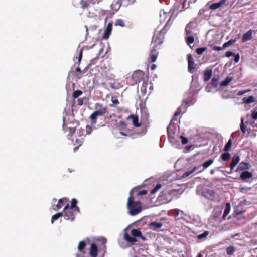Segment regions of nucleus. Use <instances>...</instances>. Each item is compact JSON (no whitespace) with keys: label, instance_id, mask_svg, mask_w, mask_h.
Returning a JSON list of instances; mask_svg holds the SVG:
<instances>
[{"label":"nucleus","instance_id":"338daca9","mask_svg":"<svg viewBox=\"0 0 257 257\" xmlns=\"http://www.w3.org/2000/svg\"><path fill=\"white\" fill-rule=\"evenodd\" d=\"M243 213H244V211H235V217H237L238 215L239 214H242Z\"/></svg>","mask_w":257,"mask_h":257},{"label":"nucleus","instance_id":"c85d7f7f","mask_svg":"<svg viewBox=\"0 0 257 257\" xmlns=\"http://www.w3.org/2000/svg\"><path fill=\"white\" fill-rule=\"evenodd\" d=\"M252 177V174L251 172L247 171H243L240 175V177L242 179L245 180L246 179H249Z\"/></svg>","mask_w":257,"mask_h":257},{"label":"nucleus","instance_id":"680f3d73","mask_svg":"<svg viewBox=\"0 0 257 257\" xmlns=\"http://www.w3.org/2000/svg\"><path fill=\"white\" fill-rule=\"evenodd\" d=\"M251 116L253 119H257V111H252Z\"/></svg>","mask_w":257,"mask_h":257},{"label":"nucleus","instance_id":"6ab92c4d","mask_svg":"<svg viewBox=\"0 0 257 257\" xmlns=\"http://www.w3.org/2000/svg\"><path fill=\"white\" fill-rule=\"evenodd\" d=\"M253 31L252 30H249L246 33H245L242 37V42H247L252 39V33Z\"/></svg>","mask_w":257,"mask_h":257},{"label":"nucleus","instance_id":"7ed1b4c3","mask_svg":"<svg viewBox=\"0 0 257 257\" xmlns=\"http://www.w3.org/2000/svg\"><path fill=\"white\" fill-rule=\"evenodd\" d=\"M176 120V118H173L167 128L168 138L170 141L171 142H174L176 140V139L179 138L178 134L179 131V126L173 124V121Z\"/></svg>","mask_w":257,"mask_h":257},{"label":"nucleus","instance_id":"f257e3e1","mask_svg":"<svg viewBox=\"0 0 257 257\" xmlns=\"http://www.w3.org/2000/svg\"><path fill=\"white\" fill-rule=\"evenodd\" d=\"M155 183L154 178H150L145 180L141 185L134 187L130 193H156L161 188V184H157L154 187Z\"/></svg>","mask_w":257,"mask_h":257},{"label":"nucleus","instance_id":"ddd939ff","mask_svg":"<svg viewBox=\"0 0 257 257\" xmlns=\"http://www.w3.org/2000/svg\"><path fill=\"white\" fill-rule=\"evenodd\" d=\"M195 24L193 22H189L185 28L186 35H193L195 31Z\"/></svg>","mask_w":257,"mask_h":257},{"label":"nucleus","instance_id":"8fccbe9b","mask_svg":"<svg viewBox=\"0 0 257 257\" xmlns=\"http://www.w3.org/2000/svg\"><path fill=\"white\" fill-rule=\"evenodd\" d=\"M101 241L102 242V244L103 245V249L104 250V253L105 252L106 249V243L107 242V240L105 238H102L101 239Z\"/></svg>","mask_w":257,"mask_h":257},{"label":"nucleus","instance_id":"1a4fd4ad","mask_svg":"<svg viewBox=\"0 0 257 257\" xmlns=\"http://www.w3.org/2000/svg\"><path fill=\"white\" fill-rule=\"evenodd\" d=\"M144 78V73L141 70L135 71L132 75V79L137 84L140 82Z\"/></svg>","mask_w":257,"mask_h":257},{"label":"nucleus","instance_id":"9d476101","mask_svg":"<svg viewBox=\"0 0 257 257\" xmlns=\"http://www.w3.org/2000/svg\"><path fill=\"white\" fill-rule=\"evenodd\" d=\"M203 171V168H202L201 165L197 166H194L191 170L185 172L183 175V177H187L195 172H196V173L198 174L201 173Z\"/></svg>","mask_w":257,"mask_h":257},{"label":"nucleus","instance_id":"864d4df0","mask_svg":"<svg viewBox=\"0 0 257 257\" xmlns=\"http://www.w3.org/2000/svg\"><path fill=\"white\" fill-rule=\"evenodd\" d=\"M235 41V40H230L228 41L227 42L225 43L223 45V48H225L226 47H227L228 45L233 44Z\"/></svg>","mask_w":257,"mask_h":257},{"label":"nucleus","instance_id":"0eeeda50","mask_svg":"<svg viewBox=\"0 0 257 257\" xmlns=\"http://www.w3.org/2000/svg\"><path fill=\"white\" fill-rule=\"evenodd\" d=\"M78 136L75 140H73V144L75 146L74 151L76 152L81 146L84 140L85 137V130L84 128H80L77 131Z\"/></svg>","mask_w":257,"mask_h":257},{"label":"nucleus","instance_id":"473e14b6","mask_svg":"<svg viewBox=\"0 0 257 257\" xmlns=\"http://www.w3.org/2000/svg\"><path fill=\"white\" fill-rule=\"evenodd\" d=\"M213 159H209L207 161L205 162L202 165H201L202 168H203V170L204 171L205 169L209 167L211 165L213 164Z\"/></svg>","mask_w":257,"mask_h":257},{"label":"nucleus","instance_id":"13d9d810","mask_svg":"<svg viewBox=\"0 0 257 257\" xmlns=\"http://www.w3.org/2000/svg\"><path fill=\"white\" fill-rule=\"evenodd\" d=\"M250 91V90H245L239 91L238 93V95H242L249 92Z\"/></svg>","mask_w":257,"mask_h":257},{"label":"nucleus","instance_id":"f8f14e48","mask_svg":"<svg viewBox=\"0 0 257 257\" xmlns=\"http://www.w3.org/2000/svg\"><path fill=\"white\" fill-rule=\"evenodd\" d=\"M188 104H189V102L187 101H186V100L183 101L182 104L179 107H178V108L175 112V113L174 114V118H175V117L179 115L182 112L183 113H185L187 108V105H188Z\"/></svg>","mask_w":257,"mask_h":257},{"label":"nucleus","instance_id":"b1692460","mask_svg":"<svg viewBox=\"0 0 257 257\" xmlns=\"http://www.w3.org/2000/svg\"><path fill=\"white\" fill-rule=\"evenodd\" d=\"M226 0H221L220 1H219L217 3H213V4H211L209 8L211 10L217 9L219 8V7H220L222 5H223L226 2Z\"/></svg>","mask_w":257,"mask_h":257},{"label":"nucleus","instance_id":"aec40b11","mask_svg":"<svg viewBox=\"0 0 257 257\" xmlns=\"http://www.w3.org/2000/svg\"><path fill=\"white\" fill-rule=\"evenodd\" d=\"M131 234L133 237L135 238L137 237H140V238L145 240V237L142 235V232L138 229H132L131 230Z\"/></svg>","mask_w":257,"mask_h":257},{"label":"nucleus","instance_id":"4468645a","mask_svg":"<svg viewBox=\"0 0 257 257\" xmlns=\"http://www.w3.org/2000/svg\"><path fill=\"white\" fill-rule=\"evenodd\" d=\"M89 255L90 257H97L98 255V247L97 245L93 243L91 244L89 249Z\"/></svg>","mask_w":257,"mask_h":257},{"label":"nucleus","instance_id":"72a5a7b5","mask_svg":"<svg viewBox=\"0 0 257 257\" xmlns=\"http://www.w3.org/2000/svg\"><path fill=\"white\" fill-rule=\"evenodd\" d=\"M232 80L231 77H227L224 80L222 81L220 83L221 86H226L229 84V83Z\"/></svg>","mask_w":257,"mask_h":257},{"label":"nucleus","instance_id":"4be33fe9","mask_svg":"<svg viewBox=\"0 0 257 257\" xmlns=\"http://www.w3.org/2000/svg\"><path fill=\"white\" fill-rule=\"evenodd\" d=\"M128 118H131L132 120V122L134 125L136 127H140L141 125V123L139 122V118L137 115H131Z\"/></svg>","mask_w":257,"mask_h":257},{"label":"nucleus","instance_id":"f03ea898","mask_svg":"<svg viewBox=\"0 0 257 257\" xmlns=\"http://www.w3.org/2000/svg\"><path fill=\"white\" fill-rule=\"evenodd\" d=\"M94 108L95 111L89 116V119L92 124L96 123L99 116H103L109 113L107 106L103 104L96 103L95 104Z\"/></svg>","mask_w":257,"mask_h":257},{"label":"nucleus","instance_id":"a211bd4d","mask_svg":"<svg viewBox=\"0 0 257 257\" xmlns=\"http://www.w3.org/2000/svg\"><path fill=\"white\" fill-rule=\"evenodd\" d=\"M67 202H68L67 199L65 198L59 199L58 201V204L56 205V207H55V208H54V209L55 210H57L61 208L63 206L65 207V206L67 204H68L67 203Z\"/></svg>","mask_w":257,"mask_h":257},{"label":"nucleus","instance_id":"774afa93","mask_svg":"<svg viewBox=\"0 0 257 257\" xmlns=\"http://www.w3.org/2000/svg\"><path fill=\"white\" fill-rule=\"evenodd\" d=\"M82 57V51L81 50V51L79 53V59H78L79 62H80L81 61Z\"/></svg>","mask_w":257,"mask_h":257},{"label":"nucleus","instance_id":"c756f323","mask_svg":"<svg viewBox=\"0 0 257 257\" xmlns=\"http://www.w3.org/2000/svg\"><path fill=\"white\" fill-rule=\"evenodd\" d=\"M212 71L211 70H206L204 73V81L206 82L211 77Z\"/></svg>","mask_w":257,"mask_h":257},{"label":"nucleus","instance_id":"0e129e2a","mask_svg":"<svg viewBox=\"0 0 257 257\" xmlns=\"http://www.w3.org/2000/svg\"><path fill=\"white\" fill-rule=\"evenodd\" d=\"M223 49V47H219V46H214V47H213V50L215 51H220V50H222Z\"/></svg>","mask_w":257,"mask_h":257},{"label":"nucleus","instance_id":"de8ad7c7","mask_svg":"<svg viewBox=\"0 0 257 257\" xmlns=\"http://www.w3.org/2000/svg\"><path fill=\"white\" fill-rule=\"evenodd\" d=\"M206 47H201V48H199L198 49H197L196 50V53L198 55H201L202 54L205 50H206Z\"/></svg>","mask_w":257,"mask_h":257},{"label":"nucleus","instance_id":"39448f33","mask_svg":"<svg viewBox=\"0 0 257 257\" xmlns=\"http://www.w3.org/2000/svg\"><path fill=\"white\" fill-rule=\"evenodd\" d=\"M79 212V208L73 209L69 207V204H67L64 208L63 214L65 219L73 221L74 220L76 215Z\"/></svg>","mask_w":257,"mask_h":257},{"label":"nucleus","instance_id":"4c0bfd02","mask_svg":"<svg viewBox=\"0 0 257 257\" xmlns=\"http://www.w3.org/2000/svg\"><path fill=\"white\" fill-rule=\"evenodd\" d=\"M82 94V91L80 90H75L73 92L72 97L74 99L77 98Z\"/></svg>","mask_w":257,"mask_h":257},{"label":"nucleus","instance_id":"2f4dec72","mask_svg":"<svg viewBox=\"0 0 257 257\" xmlns=\"http://www.w3.org/2000/svg\"><path fill=\"white\" fill-rule=\"evenodd\" d=\"M255 101V98L252 96H249L248 98H244L243 99V102L245 104H249Z\"/></svg>","mask_w":257,"mask_h":257},{"label":"nucleus","instance_id":"412c9836","mask_svg":"<svg viewBox=\"0 0 257 257\" xmlns=\"http://www.w3.org/2000/svg\"><path fill=\"white\" fill-rule=\"evenodd\" d=\"M171 194L170 193L162 194V204L167 203L171 201L172 199Z\"/></svg>","mask_w":257,"mask_h":257},{"label":"nucleus","instance_id":"20e7f679","mask_svg":"<svg viewBox=\"0 0 257 257\" xmlns=\"http://www.w3.org/2000/svg\"><path fill=\"white\" fill-rule=\"evenodd\" d=\"M79 125V122L74 120L73 118H72L70 120L68 119L67 120L66 117H63V129L65 132H69V133H74L77 126Z\"/></svg>","mask_w":257,"mask_h":257},{"label":"nucleus","instance_id":"603ef678","mask_svg":"<svg viewBox=\"0 0 257 257\" xmlns=\"http://www.w3.org/2000/svg\"><path fill=\"white\" fill-rule=\"evenodd\" d=\"M179 138H180L181 139L182 143L183 144H186L188 142V139L183 136H179Z\"/></svg>","mask_w":257,"mask_h":257},{"label":"nucleus","instance_id":"bb28decb","mask_svg":"<svg viewBox=\"0 0 257 257\" xmlns=\"http://www.w3.org/2000/svg\"><path fill=\"white\" fill-rule=\"evenodd\" d=\"M249 168V164L247 163L241 162L237 168V171H242Z\"/></svg>","mask_w":257,"mask_h":257},{"label":"nucleus","instance_id":"e433bc0d","mask_svg":"<svg viewBox=\"0 0 257 257\" xmlns=\"http://www.w3.org/2000/svg\"><path fill=\"white\" fill-rule=\"evenodd\" d=\"M183 213V212L179 209H174L170 212V214L173 216L174 217H177L180 213Z\"/></svg>","mask_w":257,"mask_h":257},{"label":"nucleus","instance_id":"7c9ffc66","mask_svg":"<svg viewBox=\"0 0 257 257\" xmlns=\"http://www.w3.org/2000/svg\"><path fill=\"white\" fill-rule=\"evenodd\" d=\"M149 228L152 230H156L161 228V223L153 222L149 224Z\"/></svg>","mask_w":257,"mask_h":257},{"label":"nucleus","instance_id":"c9c22d12","mask_svg":"<svg viewBox=\"0 0 257 257\" xmlns=\"http://www.w3.org/2000/svg\"><path fill=\"white\" fill-rule=\"evenodd\" d=\"M186 42L188 45H190L194 41V38L192 35H186Z\"/></svg>","mask_w":257,"mask_h":257},{"label":"nucleus","instance_id":"5701e85b","mask_svg":"<svg viewBox=\"0 0 257 257\" xmlns=\"http://www.w3.org/2000/svg\"><path fill=\"white\" fill-rule=\"evenodd\" d=\"M231 210V205L229 203H227L224 210V213L222 217V220H225L226 217L229 214Z\"/></svg>","mask_w":257,"mask_h":257},{"label":"nucleus","instance_id":"a19ab883","mask_svg":"<svg viewBox=\"0 0 257 257\" xmlns=\"http://www.w3.org/2000/svg\"><path fill=\"white\" fill-rule=\"evenodd\" d=\"M209 235V231H205L203 233L197 235V238L199 239H201L206 237Z\"/></svg>","mask_w":257,"mask_h":257},{"label":"nucleus","instance_id":"c03bdc74","mask_svg":"<svg viewBox=\"0 0 257 257\" xmlns=\"http://www.w3.org/2000/svg\"><path fill=\"white\" fill-rule=\"evenodd\" d=\"M77 201L75 199H73L71 201V206L69 207L72 208L73 209H75L76 208H78L77 206Z\"/></svg>","mask_w":257,"mask_h":257},{"label":"nucleus","instance_id":"f704fd0d","mask_svg":"<svg viewBox=\"0 0 257 257\" xmlns=\"http://www.w3.org/2000/svg\"><path fill=\"white\" fill-rule=\"evenodd\" d=\"M63 216L62 212H58L52 216L51 218V223H53L54 221L58 219L59 218Z\"/></svg>","mask_w":257,"mask_h":257},{"label":"nucleus","instance_id":"3c124183","mask_svg":"<svg viewBox=\"0 0 257 257\" xmlns=\"http://www.w3.org/2000/svg\"><path fill=\"white\" fill-rule=\"evenodd\" d=\"M92 131V127L89 125H87L86 127V130H85V135L86 134H88V135L90 134L91 133Z\"/></svg>","mask_w":257,"mask_h":257},{"label":"nucleus","instance_id":"6e6d98bb","mask_svg":"<svg viewBox=\"0 0 257 257\" xmlns=\"http://www.w3.org/2000/svg\"><path fill=\"white\" fill-rule=\"evenodd\" d=\"M111 100L114 104L117 105L119 103L118 100L115 97H112Z\"/></svg>","mask_w":257,"mask_h":257},{"label":"nucleus","instance_id":"6e6552de","mask_svg":"<svg viewBox=\"0 0 257 257\" xmlns=\"http://www.w3.org/2000/svg\"><path fill=\"white\" fill-rule=\"evenodd\" d=\"M152 42L156 44V45L153 46V48L151 51L150 59L151 62H154L156 60L158 55V53H156L157 45L160 44L161 41L160 40L157 39V36L154 35L152 39Z\"/></svg>","mask_w":257,"mask_h":257},{"label":"nucleus","instance_id":"bf43d9fd","mask_svg":"<svg viewBox=\"0 0 257 257\" xmlns=\"http://www.w3.org/2000/svg\"><path fill=\"white\" fill-rule=\"evenodd\" d=\"M84 99V98H79L77 100L78 105H79V106L82 105L83 104Z\"/></svg>","mask_w":257,"mask_h":257},{"label":"nucleus","instance_id":"423d86ee","mask_svg":"<svg viewBox=\"0 0 257 257\" xmlns=\"http://www.w3.org/2000/svg\"><path fill=\"white\" fill-rule=\"evenodd\" d=\"M139 201H135L133 196H130L128 199L127 206L131 215L134 216L140 213L142 208L141 207H136L139 204Z\"/></svg>","mask_w":257,"mask_h":257},{"label":"nucleus","instance_id":"9b49d317","mask_svg":"<svg viewBox=\"0 0 257 257\" xmlns=\"http://www.w3.org/2000/svg\"><path fill=\"white\" fill-rule=\"evenodd\" d=\"M187 60L188 63V71L190 73H193L195 71V62L194 59L190 54L187 55Z\"/></svg>","mask_w":257,"mask_h":257},{"label":"nucleus","instance_id":"49530a36","mask_svg":"<svg viewBox=\"0 0 257 257\" xmlns=\"http://www.w3.org/2000/svg\"><path fill=\"white\" fill-rule=\"evenodd\" d=\"M218 78L213 77L211 80V85L214 87H216L218 85Z\"/></svg>","mask_w":257,"mask_h":257},{"label":"nucleus","instance_id":"37998d69","mask_svg":"<svg viewBox=\"0 0 257 257\" xmlns=\"http://www.w3.org/2000/svg\"><path fill=\"white\" fill-rule=\"evenodd\" d=\"M231 145H232V141L231 139H229L224 147V151H228L229 149L230 148Z\"/></svg>","mask_w":257,"mask_h":257},{"label":"nucleus","instance_id":"5fc2aeb1","mask_svg":"<svg viewBox=\"0 0 257 257\" xmlns=\"http://www.w3.org/2000/svg\"><path fill=\"white\" fill-rule=\"evenodd\" d=\"M202 194L203 195V196L205 198L212 200L213 199V195H214V194L208 193V194Z\"/></svg>","mask_w":257,"mask_h":257},{"label":"nucleus","instance_id":"393cba45","mask_svg":"<svg viewBox=\"0 0 257 257\" xmlns=\"http://www.w3.org/2000/svg\"><path fill=\"white\" fill-rule=\"evenodd\" d=\"M124 239L128 242L131 243L132 244H134L136 242H137V239L133 237V236H131L128 233H125L124 234Z\"/></svg>","mask_w":257,"mask_h":257},{"label":"nucleus","instance_id":"f3484780","mask_svg":"<svg viewBox=\"0 0 257 257\" xmlns=\"http://www.w3.org/2000/svg\"><path fill=\"white\" fill-rule=\"evenodd\" d=\"M94 3L95 2H92V0H81L80 2V7L83 10L88 9L91 4H94Z\"/></svg>","mask_w":257,"mask_h":257},{"label":"nucleus","instance_id":"e2e57ef3","mask_svg":"<svg viewBox=\"0 0 257 257\" xmlns=\"http://www.w3.org/2000/svg\"><path fill=\"white\" fill-rule=\"evenodd\" d=\"M240 60L239 54L235 55L234 61L236 63L238 62Z\"/></svg>","mask_w":257,"mask_h":257},{"label":"nucleus","instance_id":"09e8293b","mask_svg":"<svg viewBox=\"0 0 257 257\" xmlns=\"http://www.w3.org/2000/svg\"><path fill=\"white\" fill-rule=\"evenodd\" d=\"M256 119H253L252 118L251 120H248L246 123L247 124H249L250 125H251L252 127H254L256 126V123H255V120Z\"/></svg>","mask_w":257,"mask_h":257},{"label":"nucleus","instance_id":"a18cd8bd","mask_svg":"<svg viewBox=\"0 0 257 257\" xmlns=\"http://www.w3.org/2000/svg\"><path fill=\"white\" fill-rule=\"evenodd\" d=\"M240 129L243 133L246 132V128L244 123V119L243 118H241Z\"/></svg>","mask_w":257,"mask_h":257},{"label":"nucleus","instance_id":"ea45409f","mask_svg":"<svg viewBox=\"0 0 257 257\" xmlns=\"http://www.w3.org/2000/svg\"><path fill=\"white\" fill-rule=\"evenodd\" d=\"M235 247L233 246H229L226 249L227 253L228 255H232L235 251Z\"/></svg>","mask_w":257,"mask_h":257},{"label":"nucleus","instance_id":"a878e982","mask_svg":"<svg viewBox=\"0 0 257 257\" xmlns=\"http://www.w3.org/2000/svg\"><path fill=\"white\" fill-rule=\"evenodd\" d=\"M240 160V158L239 156L234 155L233 157L232 160L230 165V169L232 170L236 165L238 163Z\"/></svg>","mask_w":257,"mask_h":257},{"label":"nucleus","instance_id":"2eb2a0df","mask_svg":"<svg viewBox=\"0 0 257 257\" xmlns=\"http://www.w3.org/2000/svg\"><path fill=\"white\" fill-rule=\"evenodd\" d=\"M112 29V24L111 23H109L104 30V34L103 35V38L105 40H107L111 34Z\"/></svg>","mask_w":257,"mask_h":257},{"label":"nucleus","instance_id":"cd10ccee","mask_svg":"<svg viewBox=\"0 0 257 257\" xmlns=\"http://www.w3.org/2000/svg\"><path fill=\"white\" fill-rule=\"evenodd\" d=\"M86 244L85 241H81L79 242L78 246V250L82 253H85V248L86 247Z\"/></svg>","mask_w":257,"mask_h":257},{"label":"nucleus","instance_id":"4d7b16f0","mask_svg":"<svg viewBox=\"0 0 257 257\" xmlns=\"http://www.w3.org/2000/svg\"><path fill=\"white\" fill-rule=\"evenodd\" d=\"M171 25V23H170V19L168 21L167 23L166 24L165 26L164 27L163 30H167L170 27V25Z\"/></svg>","mask_w":257,"mask_h":257},{"label":"nucleus","instance_id":"58836bf2","mask_svg":"<svg viewBox=\"0 0 257 257\" xmlns=\"http://www.w3.org/2000/svg\"><path fill=\"white\" fill-rule=\"evenodd\" d=\"M230 154L229 153H223L221 157L223 161H227L230 158Z\"/></svg>","mask_w":257,"mask_h":257},{"label":"nucleus","instance_id":"79ce46f5","mask_svg":"<svg viewBox=\"0 0 257 257\" xmlns=\"http://www.w3.org/2000/svg\"><path fill=\"white\" fill-rule=\"evenodd\" d=\"M115 25L119 26L121 27H124L125 24L124 23V21L122 19H119L116 20V21H115Z\"/></svg>","mask_w":257,"mask_h":257},{"label":"nucleus","instance_id":"dca6fc26","mask_svg":"<svg viewBox=\"0 0 257 257\" xmlns=\"http://www.w3.org/2000/svg\"><path fill=\"white\" fill-rule=\"evenodd\" d=\"M124 1L119 0L118 1L113 2L110 6L112 10L114 12H117L120 8Z\"/></svg>","mask_w":257,"mask_h":257},{"label":"nucleus","instance_id":"052dcab7","mask_svg":"<svg viewBox=\"0 0 257 257\" xmlns=\"http://www.w3.org/2000/svg\"><path fill=\"white\" fill-rule=\"evenodd\" d=\"M234 55H235V54L231 51H227L225 54V56L227 57H229L231 56H234Z\"/></svg>","mask_w":257,"mask_h":257},{"label":"nucleus","instance_id":"69168bd1","mask_svg":"<svg viewBox=\"0 0 257 257\" xmlns=\"http://www.w3.org/2000/svg\"><path fill=\"white\" fill-rule=\"evenodd\" d=\"M211 86L209 85H208L206 87H205V90L208 92H211Z\"/></svg>","mask_w":257,"mask_h":257}]
</instances>
